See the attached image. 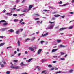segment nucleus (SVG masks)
I'll return each instance as SVG.
<instances>
[{
    "instance_id": "obj_1",
    "label": "nucleus",
    "mask_w": 74,
    "mask_h": 74,
    "mask_svg": "<svg viewBox=\"0 0 74 74\" xmlns=\"http://www.w3.org/2000/svg\"><path fill=\"white\" fill-rule=\"evenodd\" d=\"M54 26H55V24H54L53 25H49L47 28H46V29L47 30H49V29H53Z\"/></svg>"
},
{
    "instance_id": "obj_10",
    "label": "nucleus",
    "mask_w": 74,
    "mask_h": 74,
    "mask_svg": "<svg viewBox=\"0 0 74 74\" xmlns=\"http://www.w3.org/2000/svg\"><path fill=\"white\" fill-rule=\"evenodd\" d=\"M29 40H30V39L27 38L25 40V42H27V40L29 41Z\"/></svg>"
},
{
    "instance_id": "obj_33",
    "label": "nucleus",
    "mask_w": 74,
    "mask_h": 74,
    "mask_svg": "<svg viewBox=\"0 0 74 74\" xmlns=\"http://www.w3.org/2000/svg\"><path fill=\"white\" fill-rule=\"evenodd\" d=\"M11 68H12V69H15V66H14L13 65H12L11 66Z\"/></svg>"
},
{
    "instance_id": "obj_2",
    "label": "nucleus",
    "mask_w": 74,
    "mask_h": 74,
    "mask_svg": "<svg viewBox=\"0 0 74 74\" xmlns=\"http://www.w3.org/2000/svg\"><path fill=\"white\" fill-rule=\"evenodd\" d=\"M41 51H42V49H40L38 51L37 53L38 55H39L41 52Z\"/></svg>"
},
{
    "instance_id": "obj_20",
    "label": "nucleus",
    "mask_w": 74,
    "mask_h": 74,
    "mask_svg": "<svg viewBox=\"0 0 74 74\" xmlns=\"http://www.w3.org/2000/svg\"><path fill=\"white\" fill-rule=\"evenodd\" d=\"M61 60H64L65 59L64 58H62L60 59Z\"/></svg>"
},
{
    "instance_id": "obj_51",
    "label": "nucleus",
    "mask_w": 74,
    "mask_h": 74,
    "mask_svg": "<svg viewBox=\"0 0 74 74\" xmlns=\"http://www.w3.org/2000/svg\"><path fill=\"white\" fill-rule=\"evenodd\" d=\"M38 19H39V18H35V20H38Z\"/></svg>"
},
{
    "instance_id": "obj_56",
    "label": "nucleus",
    "mask_w": 74,
    "mask_h": 74,
    "mask_svg": "<svg viewBox=\"0 0 74 74\" xmlns=\"http://www.w3.org/2000/svg\"><path fill=\"white\" fill-rule=\"evenodd\" d=\"M53 58H57V56H53Z\"/></svg>"
},
{
    "instance_id": "obj_8",
    "label": "nucleus",
    "mask_w": 74,
    "mask_h": 74,
    "mask_svg": "<svg viewBox=\"0 0 74 74\" xmlns=\"http://www.w3.org/2000/svg\"><path fill=\"white\" fill-rule=\"evenodd\" d=\"M1 22H5V23H6V21L4 20H2L0 21V24L1 23Z\"/></svg>"
},
{
    "instance_id": "obj_32",
    "label": "nucleus",
    "mask_w": 74,
    "mask_h": 74,
    "mask_svg": "<svg viewBox=\"0 0 74 74\" xmlns=\"http://www.w3.org/2000/svg\"><path fill=\"white\" fill-rule=\"evenodd\" d=\"M46 60H42L41 61L42 62V63H44V62H45V61Z\"/></svg>"
},
{
    "instance_id": "obj_3",
    "label": "nucleus",
    "mask_w": 74,
    "mask_h": 74,
    "mask_svg": "<svg viewBox=\"0 0 74 74\" xmlns=\"http://www.w3.org/2000/svg\"><path fill=\"white\" fill-rule=\"evenodd\" d=\"M47 35H48V33H47L46 34H42V36L41 37H44V36H47Z\"/></svg>"
},
{
    "instance_id": "obj_47",
    "label": "nucleus",
    "mask_w": 74,
    "mask_h": 74,
    "mask_svg": "<svg viewBox=\"0 0 74 74\" xmlns=\"http://www.w3.org/2000/svg\"><path fill=\"white\" fill-rule=\"evenodd\" d=\"M44 42V41H41L40 42L41 44H42L43 43V42Z\"/></svg>"
},
{
    "instance_id": "obj_15",
    "label": "nucleus",
    "mask_w": 74,
    "mask_h": 74,
    "mask_svg": "<svg viewBox=\"0 0 74 74\" xmlns=\"http://www.w3.org/2000/svg\"><path fill=\"white\" fill-rule=\"evenodd\" d=\"M65 46H63L62 45H60V48H64V47H65Z\"/></svg>"
},
{
    "instance_id": "obj_14",
    "label": "nucleus",
    "mask_w": 74,
    "mask_h": 74,
    "mask_svg": "<svg viewBox=\"0 0 74 74\" xmlns=\"http://www.w3.org/2000/svg\"><path fill=\"white\" fill-rule=\"evenodd\" d=\"M35 39H36V38L35 37H34L32 38V39H31V40L32 41H34Z\"/></svg>"
},
{
    "instance_id": "obj_29",
    "label": "nucleus",
    "mask_w": 74,
    "mask_h": 74,
    "mask_svg": "<svg viewBox=\"0 0 74 74\" xmlns=\"http://www.w3.org/2000/svg\"><path fill=\"white\" fill-rule=\"evenodd\" d=\"M61 55H63L64 54V53L63 52H61L60 53Z\"/></svg>"
},
{
    "instance_id": "obj_5",
    "label": "nucleus",
    "mask_w": 74,
    "mask_h": 74,
    "mask_svg": "<svg viewBox=\"0 0 74 74\" xmlns=\"http://www.w3.org/2000/svg\"><path fill=\"white\" fill-rule=\"evenodd\" d=\"M58 49H53L52 50V52H55L57 51V50H58Z\"/></svg>"
},
{
    "instance_id": "obj_50",
    "label": "nucleus",
    "mask_w": 74,
    "mask_h": 74,
    "mask_svg": "<svg viewBox=\"0 0 74 74\" xmlns=\"http://www.w3.org/2000/svg\"><path fill=\"white\" fill-rule=\"evenodd\" d=\"M62 18H64V17H65V15H64L63 16H61Z\"/></svg>"
},
{
    "instance_id": "obj_19",
    "label": "nucleus",
    "mask_w": 74,
    "mask_h": 74,
    "mask_svg": "<svg viewBox=\"0 0 74 74\" xmlns=\"http://www.w3.org/2000/svg\"><path fill=\"white\" fill-rule=\"evenodd\" d=\"M68 5V4H67V3H66L63 4V5H62V6H64V7H65V6H66V5Z\"/></svg>"
},
{
    "instance_id": "obj_4",
    "label": "nucleus",
    "mask_w": 74,
    "mask_h": 74,
    "mask_svg": "<svg viewBox=\"0 0 74 74\" xmlns=\"http://www.w3.org/2000/svg\"><path fill=\"white\" fill-rule=\"evenodd\" d=\"M67 28H61L59 29L60 31H62V30H65V29H66Z\"/></svg>"
},
{
    "instance_id": "obj_39",
    "label": "nucleus",
    "mask_w": 74,
    "mask_h": 74,
    "mask_svg": "<svg viewBox=\"0 0 74 74\" xmlns=\"http://www.w3.org/2000/svg\"><path fill=\"white\" fill-rule=\"evenodd\" d=\"M59 4H63V2L62 1H61L60 2H59Z\"/></svg>"
},
{
    "instance_id": "obj_52",
    "label": "nucleus",
    "mask_w": 74,
    "mask_h": 74,
    "mask_svg": "<svg viewBox=\"0 0 74 74\" xmlns=\"http://www.w3.org/2000/svg\"><path fill=\"white\" fill-rule=\"evenodd\" d=\"M4 38V37L3 36H0V38Z\"/></svg>"
},
{
    "instance_id": "obj_27",
    "label": "nucleus",
    "mask_w": 74,
    "mask_h": 74,
    "mask_svg": "<svg viewBox=\"0 0 74 74\" xmlns=\"http://www.w3.org/2000/svg\"><path fill=\"white\" fill-rule=\"evenodd\" d=\"M62 73V71H58V72H57L56 73V74H58V73Z\"/></svg>"
},
{
    "instance_id": "obj_21",
    "label": "nucleus",
    "mask_w": 74,
    "mask_h": 74,
    "mask_svg": "<svg viewBox=\"0 0 74 74\" xmlns=\"http://www.w3.org/2000/svg\"><path fill=\"white\" fill-rule=\"evenodd\" d=\"M48 67H49L50 68H51V67H52V65H48Z\"/></svg>"
},
{
    "instance_id": "obj_42",
    "label": "nucleus",
    "mask_w": 74,
    "mask_h": 74,
    "mask_svg": "<svg viewBox=\"0 0 74 74\" xmlns=\"http://www.w3.org/2000/svg\"><path fill=\"white\" fill-rule=\"evenodd\" d=\"M48 11V10H44L43 11H44L45 12H46V11Z\"/></svg>"
},
{
    "instance_id": "obj_58",
    "label": "nucleus",
    "mask_w": 74,
    "mask_h": 74,
    "mask_svg": "<svg viewBox=\"0 0 74 74\" xmlns=\"http://www.w3.org/2000/svg\"><path fill=\"white\" fill-rule=\"evenodd\" d=\"M39 33H40L39 31L37 32L36 33V34H39Z\"/></svg>"
},
{
    "instance_id": "obj_43",
    "label": "nucleus",
    "mask_w": 74,
    "mask_h": 74,
    "mask_svg": "<svg viewBox=\"0 0 74 74\" xmlns=\"http://www.w3.org/2000/svg\"><path fill=\"white\" fill-rule=\"evenodd\" d=\"M55 22H51V21H49V23H55Z\"/></svg>"
},
{
    "instance_id": "obj_13",
    "label": "nucleus",
    "mask_w": 74,
    "mask_h": 74,
    "mask_svg": "<svg viewBox=\"0 0 74 74\" xmlns=\"http://www.w3.org/2000/svg\"><path fill=\"white\" fill-rule=\"evenodd\" d=\"M32 59H33V58H32L29 59V60L27 61V62H28V63H29V62H30V61L31 60H32Z\"/></svg>"
},
{
    "instance_id": "obj_30",
    "label": "nucleus",
    "mask_w": 74,
    "mask_h": 74,
    "mask_svg": "<svg viewBox=\"0 0 74 74\" xmlns=\"http://www.w3.org/2000/svg\"><path fill=\"white\" fill-rule=\"evenodd\" d=\"M19 30L17 31L16 32V33L17 34H19Z\"/></svg>"
},
{
    "instance_id": "obj_38",
    "label": "nucleus",
    "mask_w": 74,
    "mask_h": 74,
    "mask_svg": "<svg viewBox=\"0 0 74 74\" xmlns=\"http://www.w3.org/2000/svg\"><path fill=\"white\" fill-rule=\"evenodd\" d=\"M19 66H15L14 69H19Z\"/></svg>"
},
{
    "instance_id": "obj_45",
    "label": "nucleus",
    "mask_w": 74,
    "mask_h": 74,
    "mask_svg": "<svg viewBox=\"0 0 74 74\" xmlns=\"http://www.w3.org/2000/svg\"><path fill=\"white\" fill-rule=\"evenodd\" d=\"M1 67H4V66L3 64H1Z\"/></svg>"
},
{
    "instance_id": "obj_54",
    "label": "nucleus",
    "mask_w": 74,
    "mask_h": 74,
    "mask_svg": "<svg viewBox=\"0 0 74 74\" xmlns=\"http://www.w3.org/2000/svg\"><path fill=\"white\" fill-rule=\"evenodd\" d=\"M28 53V52L27 51H25V54H27Z\"/></svg>"
},
{
    "instance_id": "obj_16",
    "label": "nucleus",
    "mask_w": 74,
    "mask_h": 74,
    "mask_svg": "<svg viewBox=\"0 0 74 74\" xmlns=\"http://www.w3.org/2000/svg\"><path fill=\"white\" fill-rule=\"evenodd\" d=\"M57 42H58V43H60V42H62V40H57Z\"/></svg>"
},
{
    "instance_id": "obj_11",
    "label": "nucleus",
    "mask_w": 74,
    "mask_h": 74,
    "mask_svg": "<svg viewBox=\"0 0 74 74\" xmlns=\"http://www.w3.org/2000/svg\"><path fill=\"white\" fill-rule=\"evenodd\" d=\"M73 26H71L69 27L68 29H69V30H70V29H73Z\"/></svg>"
},
{
    "instance_id": "obj_36",
    "label": "nucleus",
    "mask_w": 74,
    "mask_h": 74,
    "mask_svg": "<svg viewBox=\"0 0 74 74\" xmlns=\"http://www.w3.org/2000/svg\"><path fill=\"white\" fill-rule=\"evenodd\" d=\"M46 72V70H44L43 71H42V73H45Z\"/></svg>"
},
{
    "instance_id": "obj_23",
    "label": "nucleus",
    "mask_w": 74,
    "mask_h": 74,
    "mask_svg": "<svg viewBox=\"0 0 74 74\" xmlns=\"http://www.w3.org/2000/svg\"><path fill=\"white\" fill-rule=\"evenodd\" d=\"M9 48H12V47L11 46H9V47H7L6 48V49H9Z\"/></svg>"
},
{
    "instance_id": "obj_49",
    "label": "nucleus",
    "mask_w": 74,
    "mask_h": 74,
    "mask_svg": "<svg viewBox=\"0 0 74 74\" xmlns=\"http://www.w3.org/2000/svg\"><path fill=\"white\" fill-rule=\"evenodd\" d=\"M52 20H55L56 19V18H55L53 17L52 18Z\"/></svg>"
},
{
    "instance_id": "obj_53",
    "label": "nucleus",
    "mask_w": 74,
    "mask_h": 74,
    "mask_svg": "<svg viewBox=\"0 0 74 74\" xmlns=\"http://www.w3.org/2000/svg\"><path fill=\"white\" fill-rule=\"evenodd\" d=\"M35 15H37V16H40V15L38 14H35Z\"/></svg>"
},
{
    "instance_id": "obj_22",
    "label": "nucleus",
    "mask_w": 74,
    "mask_h": 74,
    "mask_svg": "<svg viewBox=\"0 0 74 74\" xmlns=\"http://www.w3.org/2000/svg\"><path fill=\"white\" fill-rule=\"evenodd\" d=\"M10 71H8L6 72V74H10Z\"/></svg>"
},
{
    "instance_id": "obj_55",
    "label": "nucleus",
    "mask_w": 74,
    "mask_h": 74,
    "mask_svg": "<svg viewBox=\"0 0 74 74\" xmlns=\"http://www.w3.org/2000/svg\"><path fill=\"white\" fill-rule=\"evenodd\" d=\"M70 13L71 14H74V12H70Z\"/></svg>"
},
{
    "instance_id": "obj_17",
    "label": "nucleus",
    "mask_w": 74,
    "mask_h": 74,
    "mask_svg": "<svg viewBox=\"0 0 74 74\" xmlns=\"http://www.w3.org/2000/svg\"><path fill=\"white\" fill-rule=\"evenodd\" d=\"M54 16H55V17H59V16H60V15H55Z\"/></svg>"
},
{
    "instance_id": "obj_28",
    "label": "nucleus",
    "mask_w": 74,
    "mask_h": 74,
    "mask_svg": "<svg viewBox=\"0 0 74 74\" xmlns=\"http://www.w3.org/2000/svg\"><path fill=\"white\" fill-rule=\"evenodd\" d=\"M13 16H18V15L16 14H13Z\"/></svg>"
},
{
    "instance_id": "obj_34",
    "label": "nucleus",
    "mask_w": 74,
    "mask_h": 74,
    "mask_svg": "<svg viewBox=\"0 0 74 74\" xmlns=\"http://www.w3.org/2000/svg\"><path fill=\"white\" fill-rule=\"evenodd\" d=\"M8 23H4L3 24V25H4V26H5L6 25H8Z\"/></svg>"
},
{
    "instance_id": "obj_12",
    "label": "nucleus",
    "mask_w": 74,
    "mask_h": 74,
    "mask_svg": "<svg viewBox=\"0 0 74 74\" xmlns=\"http://www.w3.org/2000/svg\"><path fill=\"white\" fill-rule=\"evenodd\" d=\"M4 44H5V43H1L0 44V47H1L2 46H3V45H4Z\"/></svg>"
},
{
    "instance_id": "obj_44",
    "label": "nucleus",
    "mask_w": 74,
    "mask_h": 74,
    "mask_svg": "<svg viewBox=\"0 0 74 74\" xmlns=\"http://www.w3.org/2000/svg\"><path fill=\"white\" fill-rule=\"evenodd\" d=\"M58 28H59V26L56 27L55 29H58Z\"/></svg>"
},
{
    "instance_id": "obj_37",
    "label": "nucleus",
    "mask_w": 74,
    "mask_h": 74,
    "mask_svg": "<svg viewBox=\"0 0 74 74\" xmlns=\"http://www.w3.org/2000/svg\"><path fill=\"white\" fill-rule=\"evenodd\" d=\"M30 49L31 50V51H33L34 50V49L33 48H30Z\"/></svg>"
},
{
    "instance_id": "obj_24",
    "label": "nucleus",
    "mask_w": 74,
    "mask_h": 74,
    "mask_svg": "<svg viewBox=\"0 0 74 74\" xmlns=\"http://www.w3.org/2000/svg\"><path fill=\"white\" fill-rule=\"evenodd\" d=\"M19 1H20L19 0H16L15 1V2L16 3H19Z\"/></svg>"
},
{
    "instance_id": "obj_61",
    "label": "nucleus",
    "mask_w": 74,
    "mask_h": 74,
    "mask_svg": "<svg viewBox=\"0 0 74 74\" xmlns=\"http://www.w3.org/2000/svg\"><path fill=\"white\" fill-rule=\"evenodd\" d=\"M72 3H74V0H73L72 1Z\"/></svg>"
},
{
    "instance_id": "obj_26",
    "label": "nucleus",
    "mask_w": 74,
    "mask_h": 74,
    "mask_svg": "<svg viewBox=\"0 0 74 74\" xmlns=\"http://www.w3.org/2000/svg\"><path fill=\"white\" fill-rule=\"evenodd\" d=\"M21 66H23L25 65V64H23V62H22L21 64H20Z\"/></svg>"
},
{
    "instance_id": "obj_46",
    "label": "nucleus",
    "mask_w": 74,
    "mask_h": 74,
    "mask_svg": "<svg viewBox=\"0 0 74 74\" xmlns=\"http://www.w3.org/2000/svg\"><path fill=\"white\" fill-rule=\"evenodd\" d=\"M73 71V70H70V71H69V72L70 73H72V72Z\"/></svg>"
},
{
    "instance_id": "obj_25",
    "label": "nucleus",
    "mask_w": 74,
    "mask_h": 74,
    "mask_svg": "<svg viewBox=\"0 0 74 74\" xmlns=\"http://www.w3.org/2000/svg\"><path fill=\"white\" fill-rule=\"evenodd\" d=\"M54 68L52 67L51 69H50V71H52V70H54Z\"/></svg>"
},
{
    "instance_id": "obj_40",
    "label": "nucleus",
    "mask_w": 74,
    "mask_h": 74,
    "mask_svg": "<svg viewBox=\"0 0 74 74\" xmlns=\"http://www.w3.org/2000/svg\"><path fill=\"white\" fill-rule=\"evenodd\" d=\"M14 62H18V60H14Z\"/></svg>"
},
{
    "instance_id": "obj_35",
    "label": "nucleus",
    "mask_w": 74,
    "mask_h": 74,
    "mask_svg": "<svg viewBox=\"0 0 74 74\" xmlns=\"http://www.w3.org/2000/svg\"><path fill=\"white\" fill-rule=\"evenodd\" d=\"M23 21V19H22L20 21L19 23H21V22H22Z\"/></svg>"
},
{
    "instance_id": "obj_60",
    "label": "nucleus",
    "mask_w": 74,
    "mask_h": 74,
    "mask_svg": "<svg viewBox=\"0 0 74 74\" xmlns=\"http://www.w3.org/2000/svg\"><path fill=\"white\" fill-rule=\"evenodd\" d=\"M1 30H2V31H4V30H5L4 28H3V29H2Z\"/></svg>"
},
{
    "instance_id": "obj_62",
    "label": "nucleus",
    "mask_w": 74,
    "mask_h": 74,
    "mask_svg": "<svg viewBox=\"0 0 74 74\" xmlns=\"http://www.w3.org/2000/svg\"><path fill=\"white\" fill-rule=\"evenodd\" d=\"M37 23H40V21H37Z\"/></svg>"
},
{
    "instance_id": "obj_18",
    "label": "nucleus",
    "mask_w": 74,
    "mask_h": 74,
    "mask_svg": "<svg viewBox=\"0 0 74 74\" xmlns=\"http://www.w3.org/2000/svg\"><path fill=\"white\" fill-rule=\"evenodd\" d=\"M19 21L18 19H14V22H18Z\"/></svg>"
},
{
    "instance_id": "obj_63",
    "label": "nucleus",
    "mask_w": 74,
    "mask_h": 74,
    "mask_svg": "<svg viewBox=\"0 0 74 74\" xmlns=\"http://www.w3.org/2000/svg\"><path fill=\"white\" fill-rule=\"evenodd\" d=\"M35 34V33H33V34H31V35H34V34Z\"/></svg>"
},
{
    "instance_id": "obj_7",
    "label": "nucleus",
    "mask_w": 74,
    "mask_h": 74,
    "mask_svg": "<svg viewBox=\"0 0 74 74\" xmlns=\"http://www.w3.org/2000/svg\"><path fill=\"white\" fill-rule=\"evenodd\" d=\"M5 15H9V16H11L12 15V14H11V13H7L5 14Z\"/></svg>"
},
{
    "instance_id": "obj_59",
    "label": "nucleus",
    "mask_w": 74,
    "mask_h": 74,
    "mask_svg": "<svg viewBox=\"0 0 74 74\" xmlns=\"http://www.w3.org/2000/svg\"><path fill=\"white\" fill-rule=\"evenodd\" d=\"M22 74H28L26 73H22Z\"/></svg>"
},
{
    "instance_id": "obj_64",
    "label": "nucleus",
    "mask_w": 74,
    "mask_h": 74,
    "mask_svg": "<svg viewBox=\"0 0 74 74\" xmlns=\"http://www.w3.org/2000/svg\"><path fill=\"white\" fill-rule=\"evenodd\" d=\"M41 68H38V70H41Z\"/></svg>"
},
{
    "instance_id": "obj_31",
    "label": "nucleus",
    "mask_w": 74,
    "mask_h": 74,
    "mask_svg": "<svg viewBox=\"0 0 74 74\" xmlns=\"http://www.w3.org/2000/svg\"><path fill=\"white\" fill-rule=\"evenodd\" d=\"M17 43L18 44V45L19 46H20V41H18L17 42Z\"/></svg>"
},
{
    "instance_id": "obj_48",
    "label": "nucleus",
    "mask_w": 74,
    "mask_h": 74,
    "mask_svg": "<svg viewBox=\"0 0 74 74\" xmlns=\"http://www.w3.org/2000/svg\"><path fill=\"white\" fill-rule=\"evenodd\" d=\"M23 24H25V23L24 22H22V23H21V25H23Z\"/></svg>"
},
{
    "instance_id": "obj_9",
    "label": "nucleus",
    "mask_w": 74,
    "mask_h": 74,
    "mask_svg": "<svg viewBox=\"0 0 74 74\" xmlns=\"http://www.w3.org/2000/svg\"><path fill=\"white\" fill-rule=\"evenodd\" d=\"M8 32L12 33V32H14V30L13 29H10L8 30Z\"/></svg>"
},
{
    "instance_id": "obj_41",
    "label": "nucleus",
    "mask_w": 74,
    "mask_h": 74,
    "mask_svg": "<svg viewBox=\"0 0 74 74\" xmlns=\"http://www.w3.org/2000/svg\"><path fill=\"white\" fill-rule=\"evenodd\" d=\"M53 63H56L57 62L56 61H53Z\"/></svg>"
},
{
    "instance_id": "obj_6",
    "label": "nucleus",
    "mask_w": 74,
    "mask_h": 74,
    "mask_svg": "<svg viewBox=\"0 0 74 74\" xmlns=\"http://www.w3.org/2000/svg\"><path fill=\"white\" fill-rule=\"evenodd\" d=\"M33 7V5H30L29 6V8L28 9V11H29V10H30V9L32 8Z\"/></svg>"
},
{
    "instance_id": "obj_57",
    "label": "nucleus",
    "mask_w": 74,
    "mask_h": 74,
    "mask_svg": "<svg viewBox=\"0 0 74 74\" xmlns=\"http://www.w3.org/2000/svg\"><path fill=\"white\" fill-rule=\"evenodd\" d=\"M20 30L21 32H22V31H23V29H22V28L20 29Z\"/></svg>"
}]
</instances>
